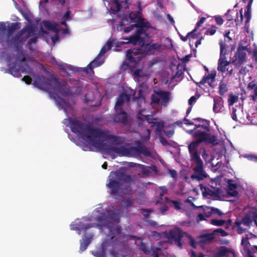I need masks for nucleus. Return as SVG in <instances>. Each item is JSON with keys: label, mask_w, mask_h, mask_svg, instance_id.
<instances>
[{"label": "nucleus", "mask_w": 257, "mask_h": 257, "mask_svg": "<svg viewBox=\"0 0 257 257\" xmlns=\"http://www.w3.org/2000/svg\"><path fill=\"white\" fill-rule=\"evenodd\" d=\"M247 88L253 90V94L257 95V84L254 81H251L248 84Z\"/></svg>", "instance_id": "79ce46f5"}, {"label": "nucleus", "mask_w": 257, "mask_h": 257, "mask_svg": "<svg viewBox=\"0 0 257 257\" xmlns=\"http://www.w3.org/2000/svg\"><path fill=\"white\" fill-rule=\"evenodd\" d=\"M114 120L116 122L126 124L127 121V115L126 112L122 109L115 111Z\"/></svg>", "instance_id": "6ab92c4d"}, {"label": "nucleus", "mask_w": 257, "mask_h": 257, "mask_svg": "<svg viewBox=\"0 0 257 257\" xmlns=\"http://www.w3.org/2000/svg\"><path fill=\"white\" fill-rule=\"evenodd\" d=\"M12 41L14 44H16L17 45H19L26 41L25 40H24L23 36L20 31L12 38Z\"/></svg>", "instance_id": "7c9ffc66"}, {"label": "nucleus", "mask_w": 257, "mask_h": 257, "mask_svg": "<svg viewBox=\"0 0 257 257\" xmlns=\"http://www.w3.org/2000/svg\"><path fill=\"white\" fill-rule=\"evenodd\" d=\"M205 20L206 18L205 17H201L199 21L196 23V27L194 30H196V31L197 29L201 26V25L205 22Z\"/></svg>", "instance_id": "bf43d9fd"}, {"label": "nucleus", "mask_w": 257, "mask_h": 257, "mask_svg": "<svg viewBox=\"0 0 257 257\" xmlns=\"http://www.w3.org/2000/svg\"><path fill=\"white\" fill-rule=\"evenodd\" d=\"M137 118L142 121L146 120L148 123H152L153 122V120H157L158 119L157 118H154L153 115L151 114L144 115L142 114L141 111H140L138 113L137 115Z\"/></svg>", "instance_id": "cd10ccee"}, {"label": "nucleus", "mask_w": 257, "mask_h": 257, "mask_svg": "<svg viewBox=\"0 0 257 257\" xmlns=\"http://www.w3.org/2000/svg\"><path fill=\"white\" fill-rule=\"evenodd\" d=\"M9 72L14 76H18L20 74V66L15 64L9 68Z\"/></svg>", "instance_id": "72a5a7b5"}, {"label": "nucleus", "mask_w": 257, "mask_h": 257, "mask_svg": "<svg viewBox=\"0 0 257 257\" xmlns=\"http://www.w3.org/2000/svg\"><path fill=\"white\" fill-rule=\"evenodd\" d=\"M161 249L158 247L152 248L151 250V253H152L154 257H159V251Z\"/></svg>", "instance_id": "603ef678"}, {"label": "nucleus", "mask_w": 257, "mask_h": 257, "mask_svg": "<svg viewBox=\"0 0 257 257\" xmlns=\"http://www.w3.org/2000/svg\"><path fill=\"white\" fill-rule=\"evenodd\" d=\"M196 32V30H193L191 32H189L187 35L186 36H180V38L181 39L184 41V42H186L187 41L188 39L189 38L190 36L191 35H192V34L193 33H195Z\"/></svg>", "instance_id": "13d9d810"}, {"label": "nucleus", "mask_w": 257, "mask_h": 257, "mask_svg": "<svg viewBox=\"0 0 257 257\" xmlns=\"http://www.w3.org/2000/svg\"><path fill=\"white\" fill-rule=\"evenodd\" d=\"M130 97L125 93H121L117 98L114 108L115 111L122 109V105L125 101H129Z\"/></svg>", "instance_id": "412c9836"}, {"label": "nucleus", "mask_w": 257, "mask_h": 257, "mask_svg": "<svg viewBox=\"0 0 257 257\" xmlns=\"http://www.w3.org/2000/svg\"><path fill=\"white\" fill-rule=\"evenodd\" d=\"M190 157L194 170L190 177L191 179L199 181L206 178L208 175L203 169V163L198 152L193 153Z\"/></svg>", "instance_id": "39448f33"}, {"label": "nucleus", "mask_w": 257, "mask_h": 257, "mask_svg": "<svg viewBox=\"0 0 257 257\" xmlns=\"http://www.w3.org/2000/svg\"><path fill=\"white\" fill-rule=\"evenodd\" d=\"M135 27L137 28L136 34L141 38L147 37L148 34L146 32L148 29L152 28V26L148 22H139L135 24Z\"/></svg>", "instance_id": "4468645a"}, {"label": "nucleus", "mask_w": 257, "mask_h": 257, "mask_svg": "<svg viewBox=\"0 0 257 257\" xmlns=\"http://www.w3.org/2000/svg\"><path fill=\"white\" fill-rule=\"evenodd\" d=\"M183 237L182 230L177 228L174 230H170L169 232V237L174 241L175 244L180 248L182 247L181 240Z\"/></svg>", "instance_id": "ddd939ff"}, {"label": "nucleus", "mask_w": 257, "mask_h": 257, "mask_svg": "<svg viewBox=\"0 0 257 257\" xmlns=\"http://www.w3.org/2000/svg\"><path fill=\"white\" fill-rule=\"evenodd\" d=\"M240 13V18H236L235 19V22L236 26L240 25L243 21V16L242 15V10H241L239 12Z\"/></svg>", "instance_id": "49530a36"}, {"label": "nucleus", "mask_w": 257, "mask_h": 257, "mask_svg": "<svg viewBox=\"0 0 257 257\" xmlns=\"http://www.w3.org/2000/svg\"><path fill=\"white\" fill-rule=\"evenodd\" d=\"M167 137L171 138L173 136L174 133V131L173 130H169L167 131H164L163 132Z\"/></svg>", "instance_id": "774afa93"}, {"label": "nucleus", "mask_w": 257, "mask_h": 257, "mask_svg": "<svg viewBox=\"0 0 257 257\" xmlns=\"http://www.w3.org/2000/svg\"><path fill=\"white\" fill-rule=\"evenodd\" d=\"M200 189L202 192V195L204 197H218L220 194V189L219 188H213L212 189L207 187L200 185Z\"/></svg>", "instance_id": "dca6fc26"}, {"label": "nucleus", "mask_w": 257, "mask_h": 257, "mask_svg": "<svg viewBox=\"0 0 257 257\" xmlns=\"http://www.w3.org/2000/svg\"><path fill=\"white\" fill-rule=\"evenodd\" d=\"M199 95H198L197 97H196L195 96H191L188 100V104L190 105H192L193 103L196 101L197 99L199 98Z\"/></svg>", "instance_id": "e2e57ef3"}, {"label": "nucleus", "mask_w": 257, "mask_h": 257, "mask_svg": "<svg viewBox=\"0 0 257 257\" xmlns=\"http://www.w3.org/2000/svg\"><path fill=\"white\" fill-rule=\"evenodd\" d=\"M133 75L135 78L140 79L142 77H148V74L144 73L141 69H137L134 71Z\"/></svg>", "instance_id": "c9c22d12"}, {"label": "nucleus", "mask_w": 257, "mask_h": 257, "mask_svg": "<svg viewBox=\"0 0 257 257\" xmlns=\"http://www.w3.org/2000/svg\"><path fill=\"white\" fill-rule=\"evenodd\" d=\"M124 40H127L128 42L132 43L133 44H139L141 45V44L144 42V38H141L140 36L137 35H135L134 36H131L128 38H124Z\"/></svg>", "instance_id": "c85d7f7f"}, {"label": "nucleus", "mask_w": 257, "mask_h": 257, "mask_svg": "<svg viewBox=\"0 0 257 257\" xmlns=\"http://www.w3.org/2000/svg\"><path fill=\"white\" fill-rule=\"evenodd\" d=\"M202 238V240L205 242H210L212 241L214 238L213 233H205L200 236Z\"/></svg>", "instance_id": "f704fd0d"}, {"label": "nucleus", "mask_w": 257, "mask_h": 257, "mask_svg": "<svg viewBox=\"0 0 257 257\" xmlns=\"http://www.w3.org/2000/svg\"><path fill=\"white\" fill-rule=\"evenodd\" d=\"M239 222H242V224L246 226H250L252 223V220L250 219L249 215L246 214Z\"/></svg>", "instance_id": "4c0bfd02"}, {"label": "nucleus", "mask_w": 257, "mask_h": 257, "mask_svg": "<svg viewBox=\"0 0 257 257\" xmlns=\"http://www.w3.org/2000/svg\"><path fill=\"white\" fill-rule=\"evenodd\" d=\"M209 136L204 133H197L194 134V137L197 138L198 139L194 142H191L188 146V150L190 156L193 153L198 152L197 149L199 145L202 143L204 142L208 144H214L215 142L217 141V138L215 136H213L211 138H207Z\"/></svg>", "instance_id": "423d86ee"}, {"label": "nucleus", "mask_w": 257, "mask_h": 257, "mask_svg": "<svg viewBox=\"0 0 257 257\" xmlns=\"http://www.w3.org/2000/svg\"><path fill=\"white\" fill-rule=\"evenodd\" d=\"M246 50V47L243 46H240L237 48V51L234 56V59L232 62L235 64L236 67L239 68L245 62L246 54L245 50Z\"/></svg>", "instance_id": "9d476101"}, {"label": "nucleus", "mask_w": 257, "mask_h": 257, "mask_svg": "<svg viewBox=\"0 0 257 257\" xmlns=\"http://www.w3.org/2000/svg\"><path fill=\"white\" fill-rule=\"evenodd\" d=\"M238 100V96L233 95L232 93L228 95V103L229 106H232Z\"/></svg>", "instance_id": "58836bf2"}, {"label": "nucleus", "mask_w": 257, "mask_h": 257, "mask_svg": "<svg viewBox=\"0 0 257 257\" xmlns=\"http://www.w3.org/2000/svg\"><path fill=\"white\" fill-rule=\"evenodd\" d=\"M225 223V221L223 220H218L216 219H212L211 220V223L214 225L220 226L224 225Z\"/></svg>", "instance_id": "c03bdc74"}, {"label": "nucleus", "mask_w": 257, "mask_h": 257, "mask_svg": "<svg viewBox=\"0 0 257 257\" xmlns=\"http://www.w3.org/2000/svg\"><path fill=\"white\" fill-rule=\"evenodd\" d=\"M151 99L152 103L159 104L160 102V97L154 92L151 95Z\"/></svg>", "instance_id": "a18cd8bd"}, {"label": "nucleus", "mask_w": 257, "mask_h": 257, "mask_svg": "<svg viewBox=\"0 0 257 257\" xmlns=\"http://www.w3.org/2000/svg\"><path fill=\"white\" fill-rule=\"evenodd\" d=\"M57 102L59 105L62 106V107H64L65 105H66V101L64 99L60 97H58Z\"/></svg>", "instance_id": "4d7b16f0"}, {"label": "nucleus", "mask_w": 257, "mask_h": 257, "mask_svg": "<svg viewBox=\"0 0 257 257\" xmlns=\"http://www.w3.org/2000/svg\"><path fill=\"white\" fill-rule=\"evenodd\" d=\"M151 124L152 128L156 126L155 133L157 135L159 136L163 135L165 127V122L164 121L160 120V121L157 122L156 120H153V122Z\"/></svg>", "instance_id": "b1692460"}, {"label": "nucleus", "mask_w": 257, "mask_h": 257, "mask_svg": "<svg viewBox=\"0 0 257 257\" xmlns=\"http://www.w3.org/2000/svg\"><path fill=\"white\" fill-rule=\"evenodd\" d=\"M218 93L221 96H223L225 93L228 91V87L227 84L223 81H221L219 83Z\"/></svg>", "instance_id": "2f4dec72"}, {"label": "nucleus", "mask_w": 257, "mask_h": 257, "mask_svg": "<svg viewBox=\"0 0 257 257\" xmlns=\"http://www.w3.org/2000/svg\"><path fill=\"white\" fill-rule=\"evenodd\" d=\"M157 205H159V209L162 214H164L169 209L168 206L164 202V201L160 202Z\"/></svg>", "instance_id": "a19ab883"}, {"label": "nucleus", "mask_w": 257, "mask_h": 257, "mask_svg": "<svg viewBox=\"0 0 257 257\" xmlns=\"http://www.w3.org/2000/svg\"><path fill=\"white\" fill-rule=\"evenodd\" d=\"M112 47V42L111 41H108L106 44L101 48L99 53L97 56V57L87 65V67L83 69V71L88 73V69L89 68L90 71L93 73V69L95 67L100 66L104 62V60L101 58V56L104 55L107 51L110 50Z\"/></svg>", "instance_id": "0eeeda50"}, {"label": "nucleus", "mask_w": 257, "mask_h": 257, "mask_svg": "<svg viewBox=\"0 0 257 257\" xmlns=\"http://www.w3.org/2000/svg\"><path fill=\"white\" fill-rule=\"evenodd\" d=\"M129 0H113L110 8L111 13L114 15L119 12L122 8L129 9Z\"/></svg>", "instance_id": "9b49d317"}, {"label": "nucleus", "mask_w": 257, "mask_h": 257, "mask_svg": "<svg viewBox=\"0 0 257 257\" xmlns=\"http://www.w3.org/2000/svg\"><path fill=\"white\" fill-rule=\"evenodd\" d=\"M140 169H141V173L143 175L149 176L150 175L151 172L150 171L149 167L143 165H139Z\"/></svg>", "instance_id": "ea45409f"}, {"label": "nucleus", "mask_w": 257, "mask_h": 257, "mask_svg": "<svg viewBox=\"0 0 257 257\" xmlns=\"http://www.w3.org/2000/svg\"><path fill=\"white\" fill-rule=\"evenodd\" d=\"M162 135H161L159 136L160 143L164 146H166L169 145V143H168V142L167 141L166 139L165 138H164V137H163Z\"/></svg>", "instance_id": "864d4df0"}, {"label": "nucleus", "mask_w": 257, "mask_h": 257, "mask_svg": "<svg viewBox=\"0 0 257 257\" xmlns=\"http://www.w3.org/2000/svg\"><path fill=\"white\" fill-rule=\"evenodd\" d=\"M95 224H84L82 222H79L78 223L71 224L70 225L71 229L73 230L86 231L87 229L94 227Z\"/></svg>", "instance_id": "a211bd4d"}, {"label": "nucleus", "mask_w": 257, "mask_h": 257, "mask_svg": "<svg viewBox=\"0 0 257 257\" xmlns=\"http://www.w3.org/2000/svg\"><path fill=\"white\" fill-rule=\"evenodd\" d=\"M93 235L92 234H89L88 236L84 235L82 240L80 241V249L83 251L88 247L92 239Z\"/></svg>", "instance_id": "393cba45"}, {"label": "nucleus", "mask_w": 257, "mask_h": 257, "mask_svg": "<svg viewBox=\"0 0 257 257\" xmlns=\"http://www.w3.org/2000/svg\"><path fill=\"white\" fill-rule=\"evenodd\" d=\"M228 194L232 197H236L237 196L238 192L234 190L237 188V185L235 183H233V181L229 180L228 182Z\"/></svg>", "instance_id": "bb28decb"}, {"label": "nucleus", "mask_w": 257, "mask_h": 257, "mask_svg": "<svg viewBox=\"0 0 257 257\" xmlns=\"http://www.w3.org/2000/svg\"><path fill=\"white\" fill-rule=\"evenodd\" d=\"M220 45V57L218 60L217 65V70L222 72L224 73L226 71V67L228 66L230 62L226 60L225 57V53H224V50L225 49V45L223 42L219 43Z\"/></svg>", "instance_id": "1a4fd4ad"}, {"label": "nucleus", "mask_w": 257, "mask_h": 257, "mask_svg": "<svg viewBox=\"0 0 257 257\" xmlns=\"http://www.w3.org/2000/svg\"><path fill=\"white\" fill-rule=\"evenodd\" d=\"M168 172H169V174L170 175V176L172 178H177V173L176 170H173V169H169L168 170Z\"/></svg>", "instance_id": "338daca9"}, {"label": "nucleus", "mask_w": 257, "mask_h": 257, "mask_svg": "<svg viewBox=\"0 0 257 257\" xmlns=\"http://www.w3.org/2000/svg\"><path fill=\"white\" fill-rule=\"evenodd\" d=\"M213 110L215 113L221 112V110L223 107V102L221 97L213 99Z\"/></svg>", "instance_id": "a878e982"}, {"label": "nucleus", "mask_w": 257, "mask_h": 257, "mask_svg": "<svg viewBox=\"0 0 257 257\" xmlns=\"http://www.w3.org/2000/svg\"><path fill=\"white\" fill-rule=\"evenodd\" d=\"M235 253L233 250H230L225 246H221L218 250L214 253V257H235Z\"/></svg>", "instance_id": "2eb2a0df"}, {"label": "nucleus", "mask_w": 257, "mask_h": 257, "mask_svg": "<svg viewBox=\"0 0 257 257\" xmlns=\"http://www.w3.org/2000/svg\"><path fill=\"white\" fill-rule=\"evenodd\" d=\"M152 210L149 209H142V212L143 213L145 218H147L149 217L150 213L152 212Z\"/></svg>", "instance_id": "6e6d98bb"}, {"label": "nucleus", "mask_w": 257, "mask_h": 257, "mask_svg": "<svg viewBox=\"0 0 257 257\" xmlns=\"http://www.w3.org/2000/svg\"><path fill=\"white\" fill-rule=\"evenodd\" d=\"M45 27L48 30L52 31L54 32H58L59 26L58 24L55 23H53L50 21H45L44 23Z\"/></svg>", "instance_id": "c756f323"}, {"label": "nucleus", "mask_w": 257, "mask_h": 257, "mask_svg": "<svg viewBox=\"0 0 257 257\" xmlns=\"http://www.w3.org/2000/svg\"><path fill=\"white\" fill-rule=\"evenodd\" d=\"M7 31V27L6 24L4 22H0V37L6 32Z\"/></svg>", "instance_id": "8fccbe9b"}, {"label": "nucleus", "mask_w": 257, "mask_h": 257, "mask_svg": "<svg viewBox=\"0 0 257 257\" xmlns=\"http://www.w3.org/2000/svg\"><path fill=\"white\" fill-rule=\"evenodd\" d=\"M154 93L157 94V95L160 97V99H162L161 104L163 105H166L168 103L170 100V92L160 90H154Z\"/></svg>", "instance_id": "4be33fe9"}, {"label": "nucleus", "mask_w": 257, "mask_h": 257, "mask_svg": "<svg viewBox=\"0 0 257 257\" xmlns=\"http://www.w3.org/2000/svg\"><path fill=\"white\" fill-rule=\"evenodd\" d=\"M22 80L25 81L27 84H30L32 83V79L30 76L26 75L22 78Z\"/></svg>", "instance_id": "680f3d73"}, {"label": "nucleus", "mask_w": 257, "mask_h": 257, "mask_svg": "<svg viewBox=\"0 0 257 257\" xmlns=\"http://www.w3.org/2000/svg\"><path fill=\"white\" fill-rule=\"evenodd\" d=\"M37 88L46 91H57L64 96L78 95L79 92H73L68 85H63L59 80L55 77L47 78L43 75H38L36 77L33 82Z\"/></svg>", "instance_id": "f03ea898"}, {"label": "nucleus", "mask_w": 257, "mask_h": 257, "mask_svg": "<svg viewBox=\"0 0 257 257\" xmlns=\"http://www.w3.org/2000/svg\"><path fill=\"white\" fill-rule=\"evenodd\" d=\"M140 248V249L142 250L145 254H149L151 253V250L149 248H148L147 245L144 242H141Z\"/></svg>", "instance_id": "37998d69"}, {"label": "nucleus", "mask_w": 257, "mask_h": 257, "mask_svg": "<svg viewBox=\"0 0 257 257\" xmlns=\"http://www.w3.org/2000/svg\"><path fill=\"white\" fill-rule=\"evenodd\" d=\"M170 203L173 204L174 207L176 210L181 209V203L178 201L172 200L170 201Z\"/></svg>", "instance_id": "5fc2aeb1"}, {"label": "nucleus", "mask_w": 257, "mask_h": 257, "mask_svg": "<svg viewBox=\"0 0 257 257\" xmlns=\"http://www.w3.org/2000/svg\"><path fill=\"white\" fill-rule=\"evenodd\" d=\"M216 30V27L214 26H213L211 28H209L206 30V31L205 33V34H209L210 35H213L215 33Z\"/></svg>", "instance_id": "3c124183"}, {"label": "nucleus", "mask_w": 257, "mask_h": 257, "mask_svg": "<svg viewBox=\"0 0 257 257\" xmlns=\"http://www.w3.org/2000/svg\"><path fill=\"white\" fill-rule=\"evenodd\" d=\"M20 24L19 23H13L10 27H9L7 31L8 36H10L13 34L16 30L20 29Z\"/></svg>", "instance_id": "473e14b6"}, {"label": "nucleus", "mask_w": 257, "mask_h": 257, "mask_svg": "<svg viewBox=\"0 0 257 257\" xmlns=\"http://www.w3.org/2000/svg\"><path fill=\"white\" fill-rule=\"evenodd\" d=\"M213 233H218L221 236H226L228 235L227 232L222 228H217L214 230Z\"/></svg>", "instance_id": "09e8293b"}, {"label": "nucleus", "mask_w": 257, "mask_h": 257, "mask_svg": "<svg viewBox=\"0 0 257 257\" xmlns=\"http://www.w3.org/2000/svg\"><path fill=\"white\" fill-rule=\"evenodd\" d=\"M240 13V18H236L235 19V22L236 26L240 25L243 21V16L242 15V10H241L239 12Z\"/></svg>", "instance_id": "de8ad7c7"}, {"label": "nucleus", "mask_w": 257, "mask_h": 257, "mask_svg": "<svg viewBox=\"0 0 257 257\" xmlns=\"http://www.w3.org/2000/svg\"><path fill=\"white\" fill-rule=\"evenodd\" d=\"M20 31L23 36L24 40L26 41L27 39L35 34L36 30L32 25L27 24Z\"/></svg>", "instance_id": "f3484780"}, {"label": "nucleus", "mask_w": 257, "mask_h": 257, "mask_svg": "<svg viewBox=\"0 0 257 257\" xmlns=\"http://www.w3.org/2000/svg\"><path fill=\"white\" fill-rule=\"evenodd\" d=\"M241 245L244 246L245 247H247L249 244V242L248 240V238H244L243 237L241 239Z\"/></svg>", "instance_id": "69168bd1"}, {"label": "nucleus", "mask_w": 257, "mask_h": 257, "mask_svg": "<svg viewBox=\"0 0 257 257\" xmlns=\"http://www.w3.org/2000/svg\"><path fill=\"white\" fill-rule=\"evenodd\" d=\"M204 121L205 122V124L195 125V129H197V131H195L194 134H196L197 133L204 132L205 134L209 136L208 138H210L213 135H211L210 134L208 133L210 132L209 122L207 120H204Z\"/></svg>", "instance_id": "aec40b11"}, {"label": "nucleus", "mask_w": 257, "mask_h": 257, "mask_svg": "<svg viewBox=\"0 0 257 257\" xmlns=\"http://www.w3.org/2000/svg\"><path fill=\"white\" fill-rule=\"evenodd\" d=\"M162 46L161 43H153L151 42L148 44H145V42H144L140 47L145 55H151L154 54L155 51H160Z\"/></svg>", "instance_id": "f8f14e48"}, {"label": "nucleus", "mask_w": 257, "mask_h": 257, "mask_svg": "<svg viewBox=\"0 0 257 257\" xmlns=\"http://www.w3.org/2000/svg\"><path fill=\"white\" fill-rule=\"evenodd\" d=\"M71 131L77 134L84 141L101 151L102 153L112 156L113 153L119 156L137 157L141 154L145 156H150L151 152L143 145L138 147L126 148L124 146H112L105 143L106 140H111L117 142L118 137L113 135H108L104 131L98 128H94L92 125L85 123L75 118H68Z\"/></svg>", "instance_id": "f257e3e1"}, {"label": "nucleus", "mask_w": 257, "mask_h": 257, "mask_svg": "<svg viewBox=\"0 0 257 257\" xmlns=\"http://www.w3.org/2000/svg\"><path fill=\"white\" fill-rule=\"evenodd\" d=\"M244 17L246 23H249L251 19V11H245L244 13Z\"/></svg>", "instance_id": "052dcab7"}, {"label": "nucleus", "mask_w": 257, "mask_h": 257, "mask_svg": "<svg viewBox=\"0 0 257 257\" xmlns=\"http://www.w3.org/2000/svg\"><path fill=\"white\" fill-rule=\"evenodd\" d=\"M242 224V222H239V221H235L234 224V227L237 228V233L239 234H242L246 231L247 229L246 228H243L241 226Z\"/></svg>", "instance_id": "e433bc0d"}, {"label": "nucleus", "mask_w": 257, "mask_h": 257, "mask_svg": "<svg viewBox=\"0 0 257 257\" xmlns=\"http://www.w3.org/2000/svg\"><path fill=\"white\" fill-rule=\"evenodd\" d=\"M144 55H145L140 47L128 49L126 51V59L130 63H134L135 65L141 61Z\"/></svg>", "instance_id": "6e6552de"}, {"label": "nucleus", "mask_w": 257, "mask_h": 257, "mask_svg": "<svg viewBox=\"0 0 257 257\" xmlns=\"http://www.w3.org/2000/svg\"><path fill=\"white\" fill-rule=\"evenodd\" d=\"M216 75V71L211 72L210 74L204 76L199 83L201 85H203L205 83H207L210 86H211V84L215 80Z\"/></svg>", "instance_id": "5701e85b"}, {"label": "nucleus", "mask_w": 257, "mask_h": 257, "mask_svg": "<svg viewBox=\"0 0 257 257\" xmlns=\"http://www.w3.org/2000/svg\"><path fill=\"white\" fill-rule=\"evenodd\" d=\"M215 20L216 24L218 25H221L223 23V20L220 16H215Z\"/></svg>", "instance_id": "0e129e2a"}, {"label": "nucleus", "mask_w": 257, "mask_h": 257, "mask_svg": "<svg viewBox=\"0 0 257 257\" xmlns=\"http://www.w3.org/2000/svg\"><path fill=\"white\" fill-rule=\"evenodd\" d=\"M108 183L106 186L110 190V194L112 195H117L121 190L123 183H129L132 180L131 175H127L123 171L116 170L111 171L108 177Z\"/></svg>", "instance_id": "7ed1b4c3"}, {"label": "nucleus", "mask_w": 257, "mask_h": 257, "mask_svg": "<svg viewBox=\"0 0 257 257\" xmlns=\"http://www.w3.org/2000/svg\"><path fill=\"white\" fill-rule=\"evenodd\" d=\"M103 226L109 230L110 239L113 242L111 249L109 251L111 257H124L122 254V242L121 241V229L118 226H112L109 224H103Z\"/></svg>", "instance_id": "20e7f679"}]
</instances>
